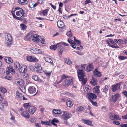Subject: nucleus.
Returning a JSON list of instances; mask_svg holds the SVG:
<instances>
[{
	"instance_id": "9b49d317",
	"label": "nucleus",
	"mask_w": 127,
	"mask_h": 127,
	"mask_svg": "<svg viewBox=\"0 0 127 127\" xmlns=\"http://www.w3.org/2000/svg\"><path fill=\"white\" fill-rule=\"evenodd\" d=\"M29 92L31 94H33L36 92V90L35 87L34 86H30L28 89Z\"/></svg>"
},
{
	"instance_id": "c756f323",
	"label": "nucleus",
	"mask_w": 127,
	"mask_h": 127,
	"mask_svg": "<svg viewBox=\"0 0 127 127\" xmlns=\"http://www.w3.org/2000/svg\"><path fill=\"white\" fill-rule=\"evenodd\" d=\"M23 81L21 79H16L15 80V82L16 84L18 85H20V83H22Z\"/></svg>"
},
{
	"instance_id": "2f4dec72",
	"label": "nucleus",
	"mask_w": 127,
	"mask_h": 127,
	"mask_svg": "<svg viewBox=\"0 0 127 127\" xmlns=\"http://www.w3.org/2000/svg\"><path fill=\"white\" fill-rule=\"evenodd\" d=\"M5 45L7 47H9L12 44V41H7L5 42Z\"/></svg>"
},
{
	"instance_id": "5701e85b",
	"label": "nucleus",
	"mask_w": 127,
	"mask_h": 127,
	"mask_svg": "<svg viewBox=\"0 0 127 127\" xmlns=\"http://www.w3.org/2000/svg\"><path fill=\"white\" fill-rule=\"evenodd\" d=\"M4 60L6 62L9 64H11L13 62L12 58L10 57H5L4 58Z\"/></svg>"
},
{
	"instance_id": "de8ad7c7",
	"label": "nucleus",
	"mask_w": 127,
	"mask_h": 127,
	"mask_svg": "<svg viewBox=\"0 0 127 127\" xmlns=\"http://www.w3.org/2000/svg\"><path fill=\"white\" fill-rule=\"evenodd\" d=\"M1 92L3 94H5L6 92V89L3 87H1Z\"/></svg>"
},
{
	"instance_id": "20e7f679",
	"label": "nucleus",
	"mask_w": 127,
	"mask_h": 127,
	"mask_svg": "<svg viewBox=\"0 0 127 127\" xmlns=\"http://www.w3.org/2000/svg\"><path fill=\"white\" fill-rule=\"evenodd\" d=\"M30 51L32 53L35 54H39L42 53V50L41 49L32 47L30 49Z\"/></svg>"
},
{
	"instance_id": "4c0bfd02",
	"label": "nucleus",
	"mask_w": 127,
	"mask_h": 127,
	"mask_svg": "<svg viewBox=\"0 0 127 127\" xmlns=\"http://www.w3.org/2000/svg\"><path fill=\"white\" fill-rule=\"evenodd\" d=\"M65 63L68 64H71L72 63L71 61L69 60V58L65 59Z\"/></svg>"
},
{
	"instance_id": "f257e3e1",
	"label": "nucleus",
	"mask_w": 127,
	"mask_h": 127,
	"mask_svg": "<svg viewBox=\"0 0 127 127\" xmlns=\"http://www.w3.org/2000/svg\"><path fill=\"white\" fill-rule=\"evenodd\" d=\"M17 10V11L16 13V15L18 16H21H21L24 17V15L25 14V12L23 9L19 7H17L15 8L14 11Z\"/></svg>"
},
{
	"instance_id": "7c9ffc66",
	"label": "nucleus",
	"mask_w": 127,
	"mask_h": 127,
	"mask_svg": "<svg viewBox=\"0 0 127 127\" xmlns=\"http://www.w3.org/2000/svg\"><path fill=\"white\" fill-rule=\"evenodd\" d=\"M45 60L48 62L50 63L51 64H53L52 59L49 57H47L45 58Z\"/></svg>"
},
{
	"instance_id": "423d86ee",
	"label": "nucleus",
	"mask_w": 127,
	"mask_h": 127,
	"mask_svg": "<svg viewBox=\"0 0 127 127\" xmlns=\"http://www.w3.org/2000/svg\"><path fill=\"white\" fill-rule=\"evenodd\" d=\"M122 84V83H119L116 84L115 85H112V90L114 92L120 89V86Z\"/></svg>"
},
{
	"instance_id": "5fc2aeb1",
	"label": "nucleus",
	"mask_w": 127,
	"mask_h": 127,
	"mask_svg": "<svg viewBox=\"0 0 127 127\" xmlns=\"http://www.w3.org/2000/svg\"><path fill=\"white\" fill-rule=\"evenodd\" d=\"M29 68L30 70L32 71H34L35 70V69L34 67L33 66H31L29 67Z\"/></svg>"
},
{
	"instance_id": "13d9d810",
	"label": "nucleus",
	"mask_w": 127,
	"mask_h": 127,
	"mask_svg": "<svg viewBox=\"0 0 127 127\" xmlns=\"http://www.w3.org/2000/svg\"><path fill=\"white\" fill-rule=\"evenodd\" d=\"M51 122L54 123H58L59 122V121L56 118H54L52 120Z\"/></svg>"
},
{
	"instance_id": "c03bdc74",
	"label": "nucleus",
	"mask_w": 127,
	"mask_h": 127,
	"mask_svg": "<svg viewBox=\"0 0 127 127\" xmlns=\"http://www.w3.org/2000/svg\"><path fill=\"white\" fill-rule=\"evenodd\" d=\"M20 25L22 28V30H25L26 29L27 26L26 25L24 24H21Z\"/></svg>"
},
{
	"instance_id": "c85d7f7f",
	"label": "nucleus",
	"mask_w": 127,
	"mask_h": 127,
	"mask_svg": "<svg viewBox=\"0 0 127 127\" xmlns=\"http://www.w3.org/2000/svg\"><path fill=\"white\" fill-rule=\"evenodd\" d=\"M20 64L18 62H16L14 63V66L16 70H18L20 69Z\"/></svg>"
},
{
	"instance_id": "6ab92c4d",
	"label": "nucleus",
	"mask_w": 127,
	"mask_h": 127,
	"mask_svg": "<svg viewBox=\"0 0 127 127\" xmlns=\"http://www.w3.org/2000/svg\"><path fill=\"white\" fill-rule=\"evenodd\" d=\"M21 114L22 116L26 118L29 119L30 117L29 114L26 111H24Z\"/></svg>"
},
{
	"instance_id": "bb28decb",
	"label": "nucleus",
	"mask_w": 127,
	"mask_h": 127,
	"mask_svg": "<svg viewBox=\"0 0 127 127\" xmlns=\"http://www.w3.org/2000/svg\"><path fill=\"white\" fill-rule=\"evenodd\" d=\"M83 123L85 124H87L88 125L93 126V125L92 124V121L89 120H87L85 119L83 120Z\"/></svg>"
},
{
	"instance_id": "b1692460",
	"label": "nucleus",
	"mask_w": 127,
	"mask_h": 127,
	"mask_svg": "<svg viewBox=\"0 0 127 127\" xmlns=\"http://www.w3.org/2000/svg\"><path fill=\"white\" fill-rule=\"evenodd\" d=\"M29 0H18V2L21 5L27 4Z\"/></svg>"
},
{
	"instance_id": "79ce46f5",
	"label": "nucleus",
	"mask_w": 127,
	"mask_h": 127,
	"mask_svg": "<svg viewBox=\"0 0 127 127\" xmlns=\"http://www.w3.org/2000/svg\"><path fill=\"white\" fill-rule=\"evenodd\" d=\"M58 46H57V44L56 45H54L50 46V48L51 49L54 50H55L56 48H58Z\"/></svg>"
},
{
	"instance_id": "052dcab7",
	"label": "nucleus",
	"mask_w": 127,
	"mask_h": 127,
	"mask_svg": "<svg viewBox=\"0 0 127 127\" xmlns=\"http://www.w3.org/2000/svg\"><path fill=\"white\" fill-rule=\"evenodd\" d=\"M5 78L6 79L10 80H11L12 79L11 77L10 76H6L5 77Z\"/></svg>"
},
{
	"instance_id": "39448f33",
	"label": "nucleus",
	"mask_w": 127,
	"mask_h": 127,
	"mask_svg": "<svg viewBox=\"0 0 127 127\" xmlns=\"http://www.w3.org/2000/svg\"><path fill=\"white\" fill-rule=\"evenodd\" d=\"M41 39V36L37 34H34L33 36L32 40L34 42H39L40 41Z\"/></svg>"
},
{
	"instance_id": "72a5a7b5",
	"label": "nucleus",
	"mask_w": 127,
	"mask_h": 127,
	"mask_svg": "<svg viewBox=\"0 0 127 127\" xmlns=\"http://www.w3.org/2000/svg\"><path fill=\"white\" fill-rule=\"evenodd\" d=\"M53 113L55 114H60L62 113L61 110H57L55 109H54L53 110Z\"/></svg>"
},
{
	"instance_id": "0eeeda50",
	"label": "nucleus",
	"mask_w": 127,
	"mask_h": 127,
	"mask_svg": "<svg viewBox=\"0 0 127 127\" xmlns=\"http://www.w3.org/2000/svg\"><path fill=\"white\" fill-rule=\"evenodd\" d=\"M87 95L90 101L92 100V99H95L97 97L96 95L92 93H88Z\"/></svg>"
},
{
	"instance_id": "49530a36",
	"label": "nucleus",
	"mask_w": 127,
	"mask_h": 127,
	"mask_svg": "<svg viewBox=\"0 0 127 127\" xmlns=\"http://www.w3.org/2000/svg\"><path fill=\"white\" fill-rule=\"evenodd\" d=\"M66 35L70 38V37H72V34L70 30L67 32Z\"/></svg>"
},
{
	"instance_id": "0e129e2a",
	"label": "nucleus",
	"mask_w": 127,
	"mask_h": 127,
	"mask_svg": "<svg viewBox=\"0 0 127 127\" xmlns=\"http://www.w3.org/2000/svg\"><path fill=\"white\" fill-rule=\"evenodd\" d=\"M91 1L90 0H86L85 1V4H86L89 3H91Z\"/></svg>"
},
{
	"instance_id": "864d4df0",
	"label": "nucleus",
	"mask_w": 127,
	"mask_h": 127,
	"mask_svg": "<svg viewBox=\"0 0 127 127\" xmlns=\"http://www.w3.org/2000/svg\"><path fill=\"white\" fill-rule=\"evenodd\" d=\"M74 37V41H75L78 44L80 45V44H81V42H80L79 40L77 39L75 37Z\"/></svg>"
},
{
	"instance_id": "603ef678",
	"label": "nucleus",
	"mask_w": 127,
	"mask_h": 127,
	"mask_svg": "<svg viewBox=\"0 0 127 127\" xmlns=\"http://www.w3.org/2000/svg\"><path fill=\"white\" fill-rule=\"evenodd\" d=\"M32 79L35 81H37L38 80V77L36 75H34L32 77Z\"/></svg>"
},
{
	"instance_id": "393cba45",
	"label": "nucleus",
	"mask_w": 127,
	"mask_h": 127,
	"mask_svg": "<svg viewBox=\"0 0 127 127\" xmlns=\"http://www.w3.org/2000/svg\"><path fill=\"white\" fill-rule=\"evenodd\" d=\"M94 74L95 76L97 77H100L101 75V72L97 69H95L94 70Z\"/></svg>"
},
{
	"instance_id": "3c124183",
	"label": "nucleus",
	"mask_w": 127,
	"mask_h": 127,
	"mask_svg": "<svg viewBox=\"0 0 127 127\" xmlns=\"http://www.w3.org/2000/svg\"><path fill=\"white\" fill-rule=\"evenodd\" d=\"M44 1L45 0H38L37 1V2L40 4H42L44 3Z\"/></svg>"
},
{
	"instance_id": "4d7b16f0",
	"label": "nucleus",
	"mask_w": 127,
	"mask_h": 127,
	"mask_svg": "<svg viewBox=\"0 0 127 127\" xmlns=\"http://www.w3.org/2000/svg\"><path fill=\"white\" fill-rule=\"evenodd\" d=\"M119 58L121 60H124L125 59H127V58L123 56H120L119 57Z\"/></svg>"
},
{
	"instance_id": "412c9836",
	"label": "nucleus",
	"mask_w": 127,
	"mask_h": 127,
	"mask_svg": "<svg viewBox=\"0 0 127 127\" xmlns=\"http://www.w3.org/2000/svg\"><path fill=\"white\" fill-rule=\"evenodd\" d=\"M110 87V86L108 85H107L105 86L103 89V91L102 92L105 93V94L107 93L108 92V89Z\"/></svg>"
},
{
	"instance_id": "bf43d9fd",
	"label": "nucleus",
	"mask_w": 127,
	"mask_h": 127,
	"mask_svg": "<svg viewBox=\"0 0 127 127\" xmlns=\"http://www.w3.org/2000/svg\"><path fill=\"white\" fill-rule=\"evenodd\" d=\"M108 78L107 77H105L104 78H101V79L100 80V82H102L103 81H104L107 79Z\"/></svg>"
},
{
	"instance_id": "ea45409f",
	"label": "nucleus",
	"mask_w": 127,
	"mask_h": 127,
	"mask_svg": "<svg viewBox=\"0 0 127 127\" xmlns=\"http://www.w3.org/2000/svg\"><path fill=\"white\" fill-rule=\"evenodd\" d=\"M35 67L36 68L38 69H39L41 70L42 69L41 65L38 63L35 64Z\"/></svg>"
},
{
	"instance_id": "6e6d98bb",
	"label": "nucleus",
	"mask_w": 127,
	"mask_h": 127,
	"mask_svg": "<svg viewBox=\"0 0 127 127\" xmlns=\"http://www.w3.org/2000/svg\"><path fill=\"white\" fill-rule=\"evenodd\" d=\"M0 109L2 111L4 110V107L3 104H1L0 103Z\"/></svg>"
},
{
	"instance_id": "f03ea898",
	"label": "nucleus",
	"mask_w": 127,
	"mask_h": 127,
	"mask_svg": "<svg viewBox=\"0 0 127 127\" xmlns=\"http://www.w3.org/2000/svg\"><path fill=\"white\" fill-rule=\"evenodd\" d=\"M77 75L79 80H82L83 77L85 76L86 74L85 71L79 70H77Z\"/></svg>"
},
{
	"instance_id": "6e6552de",
	"label": "nucleus",
	"mask_w": 127,
	"mask_h": 127,
	"mask_svg": "<svg viewBox=\"0 0 127 127\" xmlns=\"http://www.w3.org/2000/svg\"><path fill=\"white\" fill-rule=\"evenodd\" d=\"M27 59L31 62H37L38 60L34 56H28L27 57Z\"/></svg>"
},
{
	"instance_id": "8fccbe9b",
	"label": "nucleus",
	"mask_w": 127,
	"mask_h": 127,
	"mask_svg": "<svg viewBox=\"0 0 127 127\" xmlns=\"http://www.w3.org/2000/svg\"><path fill=\"white\" fill-rule=\"evenodd\" d=\"M30 122L32 123H34L35 122L36 119L34 118H30Z\"/></svg>"
},
{
	"instance_id": "ddd939ff",
	"label": "nucleus",
	"mask_w": 127,
	"mask_h": 127,
	"mask_svg": "<svg viewBox=\"0 0 127 127\" xmlns=\"http://www.w3.org/2000/svg\"><path fill=\"white\" fill-rule=\"evenodd\" d=\"M36 110V107L33 106H31L29 108V111L30 114H32L34 113Z\"/></svg>"
},
{
	"instance_id": "f704fd0d",
	"label": "nucleus",
	"mask_w": 127,
	"mask_h": 127,
	"mask_svg": "<svg viewBox=\"0 0 127 127\" xmlns=\"http://www.w3.org/2000/svg\"><path fill=\"white\" fill-rule=\"evenodd\" d=\"M49 10L48 9H46L44 10L41 11V12L43 14L44 16H46L47 15V13L48 12Z\"/></svg>"
},
{
	"instance_id": "e2e57ef3",
	"label": "nucleus",
	"mask_w": 127,
	"mask_h": 127,
	"mask_svg": "<svg viewBox=\"0 0 127 127\" xmlns=\"http://www.w3.org/2000/svg\"><path fill=\"white\" fill-rule=\"evenodd\" d=\"M90 101L91 102L93 105L95 106L97 105V103L96 102H94L92 100Z\"/></svg>"
},
{
	"instance_id": "338daca9",
	"label": "nucleus",
	"mask_w": 127,
	"mask_h": 127,
	"mask_svg": "<svg viewBox=\"0 0 127 127\" xmlns=\"http://www.w3.org/2000/svg\"><path fill=\"white\" fill-rule=\"evenodd\" d=\"M51 72H45V74L46 75L49 76L50 75Z\"/></svg>"
},
{
	"instance_id": "f8f14e48",
	"label": "nucleus",
	"mask_w": 127,
	"mask_h": 127,
	"mask_svg": "<svg viewBox=\"0 0 127 127\" xmlns=\"http://www.w3.org/2000/svg\"><path fill=\"white\" fill-rule=\"evenodd\" d=\"M73 80L72 79H66L64 80V83L66 86H68L73 84Z\"/></svg>"
},
{
	"instance_id": "1a4fd4ad",
	"label": "nucleus",
	"mask_w": 127,
	"mask_h": 127,
	"mask_svg": "<svg viewBox=\"0 0 127 127\" xmlns=\"http://www.w3.org/2000/svg\"><path fill=\"white\" fill-rule=\"evenodd\" d=\"M110 116L111 119L112 120H120L121 119L116 114H113L112 113L110 114Z\"/></svg>"
},
{
	"instance_id": "aec40b11",
	"label": "nucleus",
	"mask_w": 127,
	"mask_h": 127,
	"mask_svg": "<svg viewBox=\"0 0 127 127\" xmlns=\"http://www.w3.org/2000/svg\"><path fill=\"white\" fill-rule=\"evenodd\" d=\"M120 95L119 94H115L114 96H113L112 101L113 102H115L117 99L120 97Z\"/></svg>"
},
{
	"instance_id": "4be33fe9",
	"label": "nucleus",
	"mask_w": 127,
	"mask_h": 127,
	"mask_svg": "<svg viewBox=\"0 0 127 127\" xmlns=\"http://www.w3.org/2000/svg\"><path fill=\"white\" fill-rule=\"evenodd\" d=\"M66 102L67 106L69 107H71L73 104V102L70 99H67Z\"/></svg>"
},
{
	"instance_id": "58836bf2",
	"label": "nucleus",
	"mask_w": 127,
	"mask_h": 127,
	"mask_svg": "<svg viewBox=\"0 0 127 127\" xmlns=\"http://www.w3.org/2000/svg\"><path fill=\"white\" fill-rule=\"evenodd\" d=\"M84 110V107L80 106L78 107L77 108V110L78 112H80Z\"/></svg>"
},
{
	"instance_id": "4468645a",
	"label": "nucleus",
	"mask_w": 127,
	"mask_h": 127,
	"mask_svg": "<svg viewBox=\"0 0 127 127\" xmlns=\"http://www.w3.org/2000/svg\"><path fill=\"white\" fill-rule=\"evenodd\" d=\"M99 86H97L94 88L93 89V93H95L97 95H98L100 93L99 88Z\"/></svg>"
},
{
	"instance_id": "cd10ccee",
	"label": "nucleus",
	"mask_w": 127,
	"mask_h": 127,
	"mask_svg": "<svg viewBox=\"0 0 127 127\" xmlns=\"http://www.w3.org/2000/svg\"><path fill=\"white\" fill-rule=\"evenodd\" d=\"M93 65L91 64H90L87 67V71L88 72L92 71L93 69Z\"/></svg>"
},
{
	"instance_id": "a211bd4d",
	"label": "nucleus",
	"mask_w": 127,
	"mask_h": 127,
	"mask_svg": "<svg viewBox=\"0 0 127 127\" xmlns=\"http://www.w3.org/2000/svg\"><path fill=\"white\" fill-rule=\"evenodd\" d=\"M90 83L93 86H95L97 84V81L96 78H93V79L90 81Z\"/></svg>"
},
{
	"instance_id": "a19ab883",
	"label": "nucleus",
	"mask_w": 127,
	"mask_h": 127,
	"mask_svg": "<svg viewBox=\"0 0 127 127\" xmlns=\"http://www.w3.org/2000/svg\"><path fill=\"white\" fill-rule=\"evenodd\" d=\"M14 17H15L14 18L15 19L18 20L20 21H22L23 20V17L21 16L19 17L16 16L15 15H14Z\"/></svg>"
},
{
	"instance_id": "473e14b6",
	"label": "nucleus",
	"mask_w": 127,
	"mask_h": 127,
	"mask_svg": "<svg viewBox=\"0 0 127 127\" xmlns=\"http://www.w3.org/2000/svg\"><path fill=\"white\" fill-rule=\"evenodd\" d=\"M83 79L82 80H79L80 81H82L81 83L83 85H85L86 83L87 79L86 78L83 77Z\"/></svg>"
},
{
	"instance_id": "dca6fc26",
	"label": "nucleus",
	"mask_w": 127,
	"mask_h": 127,
	"mask_svg": "<svg viewBox=\"0 0 127 127\" xmlns=\"http://www.w3.org/2000/svg\"><path fill=\"white\" fill-rule=\"evenodd\" d=\"M5 39L7 41H12V38L11 35L9 33H6L5 35Z\"/></svg>"
},
{
	"instance_id": "774afa93",
	"label": "nucleus",
	"mask_w": 127,
	"mask_h": 127,
	"mask_svg": "<svg viewBox=\"0 0 127 127\" xmlns=\"http://www.w3.org/2000/svg\"><path fill=\"white\" fill-rule=\"evenodd\" d=\"M122 93L125 95L126 97H127V92L126 91H124L122 92Z\"/></svg>"
},
{
	"instance_id": "09e8293b",
	"label": "nucleus",
	"mask_w": 127,
	"mask_h": 127,
	"mask_svg": "<svg viewBox=\"0 0 127 127\" xmlns=\"http://www.w3.org/2000/svg\"><path fill=\"white\" fill-rule=\"evenodd\" d=\"M32 37V34H28L26 36L27 39L29 40H30Z\"/></svg>"
},
{
	"instance_id": "a18cd8bd",
	"label": "nucleus",
	"mask_w": 127,
	"mask_h": 127,
	"mask_svg": "<svg viewBox=\"0 0 127 127\" xmlns=\"http://www.w3.org/2000/svg\"><path fill=\"white\" fill-rule=\"evenodd\" d=\"M24 106L26 108H28L29 106L31 105V104L30 103H25L24 104Z\"/></svg>"
},
{
	"instance_id": "f3484780",
	"label": "nucleus",
	"mask_w": 127,
	"mask_h": 127,
	"mask_svg": "<svg viewBox=\"0 0 127 127\" xmlns=\"http://www.w3.org/2000/svg\"><path fill=\"white\" fill-rule=\"evenodd\" d=\"M57 26L59 28H62L64 26L63 22L61 20H59L57 23Z\"/></svg>"
},
{
	"instance_id": "9d476101",
	"label": "nucleus",
	"mask_w": 127,
	"mask_h": 127,
	"mask_svg": "<svg viewBox=\"0 0 127 127\" xmlns=\"http://www.w3.org/2000/svg\"><path fill=\"white\" fill-rule=\"evenodd\" d=\"M27 69V66L25 65H22L20 68L19 71L20 73H24L26 72Z\"/></svg>"
},
{
	"instance_id": "680f3d73",
	"label": "nucleus",
	"mask_w": 127,
	"mask_h": 127,
	"mask_svg": "<svg viewBox=\"0 0 127 127\" xmlns=\"http://www.w3.org/2000/svg\"><path fill=\"white\" fill-rule=\"evenodd\" d=\"M24 73V78H28L29 76L28 74L26 73V72Z\"/></svg>"
},
{
	"instance_id": "2eb2a0df",
	"label": "nucleus",
	"mask_w": 127,
	"mask_h": 127,
	"mask_svg": "<svg viewBox=\"0 0 127 127\" xmlns=\"http://www.w3.org/2000/svg\"><path fill=\"white\" fill-rule=\"evenodd\" d=\"M57 46H58V48H59V53L61 54L63 52L64 49V48L62 46L61 44V43H57Z\"/></svg>"
},
{
	"instance_id": "7ed1b4c3",
	"label": "nucleus",
	"mask_w": 127,
	"mask_h": 127,
	"mask_svg": "<svg viewBox=\"0 0 127 127\" xmlns=\"http://www.w3.org/2000/svg\"><path fill=\"white\" fill-rule=\"evenodd\" d=\"M64 114L62 115L63 118L64 120H67L69 118L72 117V115L71 113H68L66 111L63 112Z\"/></svg>"
},
{
	"instance_id": "c9c22d12",
	"label": "nucleus",
	"mask_w": 127,
	"mask_h": 127,
	"mask_svg": "<svg viewBox=\"0 0 127 127\" xmlns=\"http://www.w3.org/2000/svg\"><path fill=\"white\" fill-rule=\"evenodd\" d=\"M49 121H41V123L42 124L45 125H46L50 126V121H51V120H49Z\"/></svg>"
},
{
	"instance_id": "69168bd1",
	"label": "nucleus",
	"mask_w": 127,
	"mask_h": 127,
	"mask_svg": "<svg viewBox=\"0 0 127 127\" xmlns=\"http://www.w3.org/2000/svg\"><path fill=\"white\" fill-rule=\"evenodd\" d=\"M113 123L117 125H119L120 124V123L118 121H114L113 122Z\"/></svg>"
},
{
	"instance_id": "37998d69",
	"label": "nucleus",
	"mask_w": 127,
	"mask_h": 127,
	"mask_svg": "<svg viewBox=\"0 0 127 127\" xmlns=\"http://www.w3.org/2000/svg\"><path fill=\"white\" fill-rule=\"evenodd\" d=\"M69 76L67 75L64 74H63L61 76V79L62 80L66 79V78H68Z\"/></svg>"
},
{
	"instance_id": "a878e982",
	"label": "nucleus",
	"mask_w": 127,
	"mask_h": 127,
	"mask_svg": "<svg viewBox=\"0 0 127 127\" xmlns=\"http://www.w3.org/2000/svg\"><path fill=\"white\" fill-rule=\"evenodd\" d=\"M86 66V64H84L83 65H80L79 67L77 66V67L78 68L77 70H81V71H85V67Z\"/></svg>"
},
{
	"instance_id": "e433bc0d",
	"label": "nucleus",
	"mask_w": 127,
	"mask_h": 127,
	"mask_svg": "<svg viewBox=\"0 0 127 127\" xmlns=\"http://www.w3.org/2000/svg\"><path fill=\"white\" fill-rule=\"evenodd\" d=\"M69 43L71 45V46L74 49L76 48V45H75V42L71 40Z\"/></svg>"
}]
</instances>
